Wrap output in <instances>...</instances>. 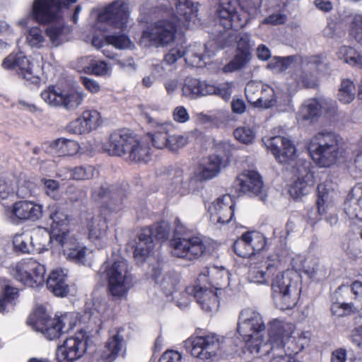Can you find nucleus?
<instances>
[{"instance_id":"50","label":"nucleus","mask_w":362,"mask_h":362,"mask_svg":"<svg viewBox=\"0 0 362 362\" xmlns=\"http://www.w3.org/2000/svg\"><path fill=\"white\" fill-rule=\"evenodd\" d=\"M4 286L3 297L0 299V313H5L13 309L14 300L18 296L17 288L8 285H4Z\"/></svg>"},{"instance_id":"27","label":"nucleus","mask_w":362,"mask_h":362,"mask_svg":"<svg viewBox=\"0 0 362 362\" xmlns=\"http://www.w3.org/2000/svg\"><path fill=\"white\" fill-rule=\"evenodd\" d=\"M65 258L77 264L84 265L88 262V248L81 244L74 234L71 233L56 243Z\"/></svg>"},{"instance_id":"5","label":"nucleus","mask_w":362,"mask_h":362,"mask_svg":"<svg viewBox=\"0 0 362 362\" xmlns=\"http://www.w3.org/2000/svg\"><path fill=\"white\" fill-rule=\"evenodd\" d=\"M310 156L320 167L327 168L341 158H348L338 144L337 136L331 132H320L310 141L308 148Z\"/></svg>"},{"instance_id":"41","label":"nucleus","mask_w":362,"mask_h":362,"mask_svg":"<svg viewBox=\"0 0 362 362\" xmlns=\"http://www.w3.org/2000/svg\"><path fill=\"white\" fill-rule=\"evenodd\" d=\"M338 21L349 25L351 36L362 46V15L345 10L339 12Z\"/></svg>"},{"instance_id":"53","label":"nucleus","mask_w":362,"mask_h":362,"mask_svg":"<svg viewBox=\"0 0 362 362\" xmlns=\"http://www.w3.org/2000/svg\"><path fill=\"white\" fill-rule=\"evenodd\" d=\"M259 2L257 0H246L243 2L241 7L238 4L237 13L241 16L247 17L245 24L242 28L247 24L250 18H254L259 13Z\"/></svg>"},{"instance_id":"1","label":"nucleus","mask_w":362,"mask_h":362,"mask_svg":"<svg viewBox=\"0 0 362 362\" xmlns=\"http://www.w3.org/2000/svg\"><path fill=\"white\" fill-rule=\"evenodd\" d=\"M176 14L171 15L165 2L155 8L153 13L163 18L148 25L141 34L140 42L144 46L165 47L176 40V36H183L178 32L179 27L189 28L198 21L197 8L189 0H173Z\"/></svg>"},{"instance_id":"29","label":"nucleus","mask_w":362,"mask_h":362,"mask_svg":"<svg viewBox=\"0 0 362 362\" xmlns=\"http://www.w3.org/2000/svg\"><path fill=\"white\" fill-rule=\"evenodd\" d=\"M218 288H204L199 286H188L185 293L192 295L201 308L207 313H215L218 310L219 300Z\"/></svg>"},{"instance_id":"37","label":"nucleus","mask_w":362,"mask_h":362,"mask_svg":"<svg viewBox=\"0 0 362 362\" xmlns=\"http://www.w3.org/2000/svg\"><path fill=\"white\" fill-rule=\"evenodd\" d=\"M152 276L156 285L167 296L172 295L176 291L180 282L178 273L171 271L162 274L158 267L153 269Z\"/></svg>"},{"instance_id":"21","label":"nucleus","mask_w":362,"mask_h":362,"mask_svg":"<svg viewBox=\"0 0 362 362\" xmlns=\"http://www.w3.org/2000/svg\"><path fill=\"white\" fill-rule=\"evenodd\" d=\"M293 173L297 179L289 188V193L294 199L307 194L314 184L313 174L310 172V163L304 160H298L293 168Z\"/></svg>"},{"instance_id":"62","label":"nucleus","mask_w":362,"mask_h":362,"mask_svg":"<svg viewBox=\"0 0 362 362\" xmlns=\"http://www.w3.org/2000/svg\"><path fill=\"white\" fill-rule=\"evenodd\" d=\"M60 327L64 333L74 329L78 321V314L74 313H66L57 317Z\"/></svg>"},{"instance_id":"52","label":"nucleus","mask_w":362,"mask_h":362,"mask_svg":"<svg viewBox=\"0 0 362 362\" xmlns=\"http://www.w3.org/2000/svg\"><path fill=\"white\" fill-rule=\"evenodd\" d=\"M309 265L307 267L305 274H307L310 278L315 281H320L325 279L327 276L326 268L320 264L319 259L314 257L309 259Z\"/></svg>"},{"instance_id":"51","label":"nucleus","mask_w":362,"mask_h":362,"mask_svg":"<svg viewBox=\"0 0 362 362\" xmlns=\"http://www.w3.org/2000/svg\"><path fill=\"white\" fill-rule=\"evenodd\" d=\"M339 59L351 65L362 68V56L354 48L348 46H342L338 51Z\"/></svg>"},{"instance_id":"19","label":"nucleus","mask_w":362,"mask_h":362,"mask_svg":"<svg viewBox=\"0 0 362 362\" xmlns=\"http://www.w3.org/2000/svg\"><path fill=\"white\" fill-rule=\"evenodd\" d=\"M238 1L237 0H219L218 16V28L222 27L224 30H238L245 24L246 16H241L237 13Z\"/></svg>"},{"instance_id":"15","label":"nucleus","mask_w":362,"mask_h":362,"mask_svg":"<svg viewBox=\"0 0 362 362\" xmlns=\"http://www.w3.org/2000/svg\"><path fill=\"white\" fill-rule=\"evenodd\" d=\"M45 273V265L31 258L21 260L13 269L15 279L31 288H38L44 284Z\"/></svg>"},{"instance_id":"18","label":"nucleus","mask_w":362,"mask_h":362,"mask_svg":"<svg viewBox=\"0 0 362 362\" xmlns=\"http://www.w3.org/2000/svg\"><path fill=\"white\" fill-rule=\"evenodd\" d=\"M69 217L64 209L57 204H49L47 207V224L50 228L49 238L57 243L71 234L69 230Z\"/></svg>"},{"instance_id":"14","label":"nucleus","mask_w":362,"mask_h":362,"mask_svg":"<svg viewBox=\"0 0 362 362\" xmlns=\"http://www.w3.org/2000/svg\"><path fill=\"white\" fill-rule=\"evenodd\" d=\"M2 66L6 69L15 70L18 75L25 81L26 85H39L41 69L35 65L23 53L11 54L2 62Z\"/></svg>"},{"instance_id":"25","label":"nucleus","mask_w":362,"mask_h":362,"mask_svg":"<svg viewBox=\"0 0 362 362\" xmlns=\"http://www.w3.org/2000/svg\"><path fill=\"white\" fill-rule=\"evenodd\" d=\"M42 215V206L30 201H18L7 210V216L10 221L18 224L23 221H37Z\"/></svg>"},{"instance_id":"64","label":"nucleus","mask_w":362,"mask_h":362,"mask_svg":"<svg viewBox=\"0 0 362 362\" xmlns=\"http://www.w3.org/2000/svg\"><path fill=\"white\" fill-rule=\"evenodd\" d=\"M81 117L91 132L97 129L101 124L100 114L95 110H86L82 112Z\"/></svg>"},{"instance_id":"57","label":"nucleus","mask_w":362,"mask_h":362,"mask_svg":"<svg viewBox=\"0 0 362 362\" xmlns=\"http://www.w3.org/2000/svg\"><path fill=\"white\" fill-rule=\"evenodd\" d=\"M146 228L152 229V238L153 240H166L170 236V226L169 223L165 221L146 227Z\"/></svg>"},{"instance_id":"44","label":"nucleus","mask_w":362,"mask_h":362,"mask_svg":"<svg viewBox=\"0 0 362 362\" xmlns=\"http://www.w3.org/2000/svg\"><path fill=\"white\" fill-rule=\"evenodd\" d=\"M131 144L127 153L130 160L146 163L150 160V148L147 144L134 137Z\"/></svg>"},{"instance_id":"38","label":"nucleus","mask_w":362,"mask_h":362,"mask_svg":"<svg viewBox=\"0 0 362 362\" xmlns=\"http://www.w3.org/2000/svg\"><path fill=\"white\" fill-rule=\"evenodd\" d=\"M46 283L47 288L56 296L64 297L69 293L67 274L65 269H54L49 274Z\"/></svg>"},{"instance_id":"12","label":"nucleus","mask_w":362,"mask_h":362,"mask_svg":"<svg viewBox=\"0 0 362 362\" xmlns=\"http://www.w3.org/2000/svg\"><path fill=\"white\" fill-rule=\"evenodd\" d=\"M220 35L217 36L216 40L209 41L204 46L200 43L190 45L187 48L184 47L185 60L187 64L192 66H202V62L205 57H210L215 54L212 49L215 45L219 48H223L230 45L234 40V37L231 36V33L228 31L219 30Z\"/></svg>"},{"instance_id":"2","label":"nucleus","mask_w":362,"mask_h":362,"mask_svg":"<svg viewBox=\"0 0 362 362\" xmlns=\"http://www.w3.org/2000/svg\"><path fill=\"white\" fill-rule=\"evenodd\" d=\"M76 0H35L31 15L39 23H48L45 29L52 45L57 47L68 40L71 28L62 19V9L74 4Z\"/></svg>"},{"instance_id":"13","label":"nucleus","mask_w":362,"mask_h":362,"mask_svg":"<svg viewBox=\"0 0 362 362\" xmlns=\"http://www.w3.org/2000/svg\"><path fill=\"white\" fill-rule=\"evenodd\" d=\"M318 56L306 57L301 60L300 69L296 71L286 81L289 95L296 93L302 88H313L315 86V73L321 64Z\"/></svg>"},{"instance_id":"20","label":"nucleus","mask_w":362,"mask_h":362,"mask_svg":"<svg viewBox=\"0 0 362 362\" xmlns=\"http://www.w3.org/2000/svg\"><path fill=\"white\" fill-rule=\"evenodd\" d=\"M196 174L197 170L186 180H184L182 170H172L170 183L167 187L168 194L182 197L197 191L200 188L201 182L204 180L199 179Z\"/></svg>"},{"instance_id":"56","label":"nucleus","mask_w":362,"mask_h":362,"mask_svg":"<svg viewBox=\"0 0 362 362\" xmlns=\"http://www.w3.org/2000/svg\"><path fill=\"white\" fill-rule=\"evenodd\" d=\"M250 55L238 52L233 59L223 66V72H233L243 68L250 61Z\"/></svg>"},{"instance_id":"23","label":"nucleus","mask_w":362,"mask_h":362,"mask_svg":"<svg viewBox=\"0 0 362 362\" xmlns=\"http://www.w3.org/2000/svg\"><path fill=\"white\" fill-rule=\"evenodd\" d=\"M280 260L277 255H271L258 263H252L248 272V280L251 283L267 285L270 276L277 270Z\"/></svg>"},{"instance_id":"43","label":"nucleus","mask_w":362,"mask_h":362,"mask_svg":"<svg viewBox=\"0 0 362 362\" xmlns=\"http://www.w3.org/2000/svg\"><path fill=\"white\" fill-rule=\"evenodd\" d=\"M335 192L330 188H327L324 183L317 186V206L320 216L326 214L332 206Z\"/></svg>"},{"instance_id":"16","label":"nucleus","mask_w":362,"mask_h":362,"mask_svg":"<svg viewBox=\"0 0 362 362\" xmlns=\"http://www.w3.org/2000/svg\"><path fill=\"white\" fill-rule=\"evenodd\" d=\"M88 339V332L81 329L65 339L57 349L56 358L58 361L73 362L81 358L86 352Z\"/></svg>"},{"instance_id":"17","label":"nucleus","mask_w":362,"mask_h":362,"mask_svg":"<svg viewBox=\"0 0 362 362\" xmlns=\"http://www.w3.org/2000/svg\"><path fill=\"white\" fill-rule=\"evenodd\" d=\"M28 324L49 340L58 339L63 334L57 317L50 318L42 306L35 308L28 317Z\"/></svg>"},{"instance_id":"22","label":"nucleus","mask_w":362,"mask_h":362,"mask_svg":"<svg viewBox=\"0 0 362 362\" xmlns=\"http://www.w3.org/2000/svg\"><path fill=\"white\" fill-rule=\"evenodd\" d=\"M81 223L88 230L90 240L98 247H103L107 243V224L100 216H95L93 213L84 211L81 214Z\"/></svg>"},{"instance_id":"60","label":"nucleus","mask_w":362,"mask_h":362,"mask_svg":"<svg viewBox=\"0 0 362 362\" xmlns=\"http://www.w3.org/2000/svg\"><path fill=\"white\" fill-rule=\"evenodd\" d=\"M235 253L242 257H249L252 254V247L249 246L247 233H243L233 244Z\"/></svg>"},{"instance_id":"48","label":"nucleus","mask_w":362,"mask_h":362,"mask_svg":"<svg viewBox=\"0 0 362 362\" xmlns=\"http://www.w3.org/2000/svg\"><path fill=\"white\" fill-rule=\"evenodd\" d=\"M356 86L350 79L344 78L341 81L338 90L337 98L343 104H349L355 98Z\"/></svg>"},{"instance_id":"6","label":"nucleus","mask_w":362,"mask_h":362,"mask_svg":"<svg viewBox=\"0 0 362 362\" xmlns=\"http://www.w3.org/2000/svg\"><path fill=\"white\" fill-rule=\"evenodd\" d=\"M202 146L211 148L213 153L207 157L197 169V176L201 180H210L218 175L226 167L231 155L232 145L225 141H216L212 136L205 138Z\"/></svg>"},{"instance_id":"46","label":"nucleus","mask_w":362,"mask_h":362,"mask_svg":"<svg viewBox=\"0 0 362 362\" xmlns=\"http://www.w3.org/2000/svg\"><path fill=\"white\" fill-rule=\"evenodd\" d=\"M25 42L31 48L40 49L45 47L47 43L45 30L39 26L30 28L25 35Z\"/></svg>"},{"instance_id":"11","label":"nucleus","mask_w":362,"mask_h":362,"mask_svg":"<svg viewBox=\"0 0 362 362\" xmlns=\"http://www.w3.org/2000/svg\"><path fill=\"white\" fill-rule=\"evenodd\" d=\"M40 97L50 107L74 110L82 104L86 94L76 88L64 89L59 86H49L41 92Z\"/></svg>"},{"instance_id":"33","label":"nucleus","mask_w":362,"mask_h":362,"mask_svg":"<svg viewBox=\"0 0 362 362\" xmlns=\"http://www.w3.org/2000/svg\"><path fill=\"white\" fill-rule=\"evenodd\" d=\"M145 117L153 129L152 132L148 133L153 146L158 149L167 148L169 132L173 124L168 122H158L147 115Z\"/></svg>"},{"instance_id":"61","label":"nucleus","mask_w":362,"mask_h":362,"mask_svg":"<svg viewBox=\"0 0 362 362\" xmlns=\"http://www.w3.org/2000/svg\"><path fill=\"white\" fill-rule=\"evenodd\" d=\"M106 42L117 49H127L130 47L132 42L127 35L122 33L106 35Z\"/></svg>"},{"instance_id":"45","label":"nucleus","mask_w":362,"mask_h":362,"mask_svg":"<svg viewBox=\"0 0 362 362\" xmlns=\"http://www.w3.org/2000/svg\"><path fill=\"white\" fill-rule=\"evenodd\" d=\"M277 104V96L273 88L265 84L262 86L260 95L255 102V107L269 109Z\"/></svg>"},{"instance_id":"39","label":"nucleus","mask_w":362,"mask_h":362,"mask_svg":"<svg viewBox=\"0 0 362 362\" xmlns=\"http://www.w3.org/2000/svg\"><path fill=\"white\" fill-rule=\"evenodd\" d=\"M40 236L49 238V233L45 228H37L33 231L32 234L22 233L14 236L13 243L14 247L23 253L31 252L33 250V241H37Z\"/></svg>"},{"instance_id":"31","label":"nucleus","mask_w":362,"mask_h":362,"mask_svg":"<svg viewBox=\"0 0 362 362\" xmlns=\"http://www.w3.org/2000/svg\"><path fill=\"white\" fill-rule=\"evenodd\" d=\"M321 110L334 113L337 110V103L330 99H309L301 105L298 119L303 121L313 119L320 115Z\"/></svg>"},{"instance_id":"8","label":"nucleus","mask_w":362,"mask_h":362,"mask_svg":"<svg viewBox=\"0 0 362 362\" xmlns=\"http://www.w3.org/2000/svg\"><path fill=\"white\" fill-rule=\"evenodd\" d=\"M188 228L179 218L174 221L173 238L170 243L173 256L193 260L199 257L206 247L199 235H188Z\"/></svg>"},{"instance_id":"28","label":"nucleus","mask_w":362,"mask_h":362,"mask_svg":"<svg viewBox=\"0 0 362 362\" xmlns=\"http://www.w3.org/2000/svg\"><path fill=\"white\" fill-rule=\"evenodd\" d=\"M266 148L280 163H289L296 158V146L286 137L275 136L264 141Z\"/></svg>"},{"instance_id":"30","label":"nucleus","mask_w":362,"mask_h":362,"mask_svg":"<svg viewBox=\"0 0 362 362\" xmlns=\"http://www.w3.org/2000/svg\"><path fill=\"white\" fill-rule=\"evenodd\" d=\"M122 332V329L112 331L105 345L95 354L93 359L97 362H112L115 360L124 347Z\"/></svg>"},{"instance_id":"32","label":"nucleus","mask_w":362,"mask_h":362,"mask_svg":"<svg viewBox=\"0 0 362 362\" xmlns=\"http://www.w3.org/2000/svg\"><path fill=\"white\" fill-rule=\"evenodd\" d=\"M134 137L127 130L115 132L110 136L108 142L103 145V149L111 156L127 155Z\"/></svg>"},{"instance_id":"63","label":"nucleus","mask_w":362,"mask_h":362,"mask_svg":"<svg viewBox=\"0 0 362 362\" xmlns=\"http://www.w3.org/2000/svg\"><path fill=\"white\" fill-rule=\"evenodd\" d=\"M96 173L92 165L78 166L72 168V180H85L93 178Z\"/></svg>"},{"instance_id":"35","label":"nucleus","mask_w":362,"mask_h":362,"mask_svg":"<svg viewBox=\"0 0 362 362\" xmlns=\"http://www.w3.org/2000/svg\"><path fill=\"white\" fill-rule=\"evenodd\" d=\"M152 233V229L144 228L139 235L134 251V258L138 262H142L153 252L155 243Z\"/></svg>"},{"instance_id":"3","label":"nucleus","mask_w":362,"mask_h":362,"mask_svg":"<svg viewBox=\"0 0 362 362\" xmlns=\"http://www.w3.org/2000/svg\"><path fill=\"white\" fill-rule=\"evenodd\" d=\"M310 256L295 255L291 261L293 270H286L278 274L272 283L274 298L277 308L289 310L296 306L301 293L298 272H306Z\"/></svg>"},{"instance_id":"54","label":"nucleus","mask_w":362,"mask_h":362,"mask_svg":"<svg viewBox=\"0 0 362 362\" xmlns=\"http://www.w3.org/2000/svg\"><path fill=\"white\" fill-rule=\"evenodd\" d=\"M246 233L249 241V246L252 247V255L264 249L267 245V241L263 234L256 231H249Z\"/></svg>"},{"instance_id":"36","label":"nucleus","mask_w":362,"mask_h":362,"mask_svg":"<svg viewBox=\"0 0 362 362\" xmlns=\"http://www.w3.org/2000/svg\"><path fill=\"white\" fill-rule=\"evenodd\" d=\"M93 197L96 201H100L112 211L121 209L122 201L120 193L115 189H110L107 185L95 187L93 191Z\"/></svg>"},{"instance_id":"4","label":"nucleus","mask_w":362,"mask_h":362,"mask_svg":"<svg viewBox=\"0 0 362 362\" xmlns=\"http://www.w3.org/2000/svg\"><path fill=\"white\" fill-rule=\"evenodd\" d=\"M265 328L263 317L257 310L247 308L240 312L238 333L245 342L250 353L258 358L265 356L269 353V338L262 334Z\"/></svg>"},{"instance_id":"55","label":"nucleus","mask_w":362,"mask_h":362,"mask_svg":"<svg viewBox=\"0 0 362 362\" xmlns=\"http://www.w3.org/2000/svg\"><path fill=\"white\" fill-rule=\"evenodd\" d=\"M250 55L238 52L233 59L223 66V72H233L243 68L250 61Z\"/></svg>"},{"instance_id":"34","label":"nucleus","mask_w":362,"mask_h":362,"mask_svg":"<svg viewBox=\"0 0 362 362\" xmlns=\"http://www.w3.org/2000/svg\"><path fill=\"white\" fill-rule=\"evenodd\" d=\"M344 209L349 219L362 221V182L352 188L344 202Z\"/></svg>"},{"instance_id":"49","label":"nucleus","mask_w":362,"mask_h":362,"mask_svg":"<svg viewBox=\"0 0 362 362\" xmlns=\"http://www.w3.org/2000/svg\"><path fill=\"white\" fill-rule=\"evenodd\" d=\"M84 71L87 74L98 76H108L112 73V67L105 61L90 59Z\"/></svg>"},{"instance_id":"47","label":"nucleus","mask_w":362,"mask_h":362,"mask_svg":"<svg viewBox=\"0 0 362 362\" xmlns=\"http://www.w3.org/2000/svg\"><path fill=\"white\" fill-rule=\"evenodd\" d=\"M112 311L105 300H96L90 313V320L95 324H101L111 315Z\"/></svg>"},{"instance_id":"24","label":"nucleus","mask_w":362,"mask_h":362,"mask_svg":"<svg viewBox=\"0 0 362 362\" xmlns=\"http://www.w3.org/2000/svg\"><path fill=\"white\" fill-rule=\"evenodd\" d=\"M234 186L245 194L258 197L262 201H265L267 198L262 177L257 171L243 172L235 180Z\"/></svg>"},{"instance_id":"26","label":"nucleus","mask_w":362,"mask_h":362,"mask_svg":"<svg viewBox=\"0 0 362 362\" xmlns=\"http://www.w3.org/2000/svg\"><path fill=\"white\" fill-rule=\"evenodd\" d=\"M235 203L229 194L222 195L209 206L210 221L214 224H226L234 216Z\"/></svg>"},{"instance_id":"59","label":"nucleus","mask_w":362,"mask_h":362,"mask_svg":"<svg viewBox=\"0 0 362 362\" xmlns=\"http://www.w3.org/2000/svg\"><path fill=\"white\" fill-rule=\"evenodd\" d=\"M296 57H274L268 64V68L275 72H282L287 69L295 61Z\"/></svg>"},{"instance_id":"9","label":"nucleus","mask_w":362,"mask_h":362,"mask_svg":"<svg viewBox=\"0 0 362 362\" xmlns=\"http://www.w3.org/2000/svg\"><path fill=\"white\" fill-rule=\"evenodd\" d=\"M129 7L123 0H116L98 11L95 28L101 32L112 29L124 31L129 21Z\"/></svg>"},{"instance_id":"58","label":"nucleus","mask_w":362,"mask_h":362,"mask_svg":"<svg viewBox=\"0 0 362 362\" xmlns=\"http://www.w3.org/2000/svg\"><path fill=\"white\" fill-rule=\"evenodd\" d=\"M228 272L224 267L218 269V267H214L210 269L206 268L200 274L199 279H202V276H211L214 284L216 286H221V281L223 279H228Z\"/></svg>"},{"instance_id":"40","label":"nucleus","mask_w":362,"mask_h":362,"mask_svg":"<svg viewBox=\"0 0 362 362\" xmlns=\"http://www.w3.org/2000/svg\"><path fill=\"white\" fill-rule=\"evenodd\" d=\"M47 151L58 156H72L76 155L79 148L77 141L65 138L55 139L47 144Z\"/></svg>"},{"instance_id":"10","label":"nucleus","mask_w":362,"mask_h":362,"mask_svg":"<svg viewBox=\"0 0 362 362\" xmlns=\"http://www.w3.org/2000/svg\"><path fill=\"white\" fill-rule=\"evenodd\" d=\"M230 340L216 334L191 337L185 341V346L191 355L202 361L212 359Z\"/></svg>"},{"instance_id":"42","label":"nucleus","mask_w":362,"mask_h":362,"mask_svg":"<svg viewBox=\"0 0 362 362\" xmlns=\"http://www.w3.org/2000/svg\"><path fill=\"white\" fill-rule=\"evenodd\" d=\"M213 90L212 84L193 78H187L182 87L183 95L190 99L209 95Z\"/></svg>"},{"instance_id":"7","label":"nucleus","mask_w":362,"mask_h":362,"mask_svg":"<svg viewBox=\"0 0 362 362\" xmlns=\"http://www.w3.org/2000/svg\"><path fill=\"white\" fill-rule=\"evenodd\" d=\"M100 272L107 281V289L115 299L125 298L134 286L133 277L129 270L127 261L120 258L111 264L105 262Z\"/></svg>"}]
</instances>
